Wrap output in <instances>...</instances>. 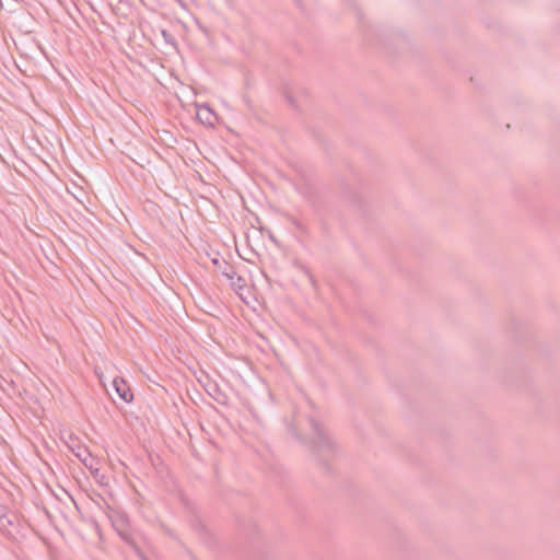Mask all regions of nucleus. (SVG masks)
<instances>
[{"label":"nucleus","instance_id":"1","mask_svg":"<svg viewBox=\"0 0 560 560\" xmlns=\"http://www.w3.org/2000/svg\"><path fill=\"white\" fill-rule=\"evenodd\" d=\"M285 425L291 436L307 444L317 462L329 469L328 464L337 456L338 447L314 417L294 412L291 420H285Z\"/></svg>","mask_w":560,"mask_h":560},{"label":"nucleus","instance_id":"2","mask_svg":"<svg viewBox=\"0 0 560 560\" xmlns=\"http://www.w3.org/2000/svg\"><path fill=\"white\" fill-rule=\"evenodd\" d=\"M108 517L112 522L113 527L115 528L117 534L120 536V538L125 542L130 545L142 560H148L144 557V555L141 552V550L138 548V546L136 545V542L132 538V534L130 533V527H129V518H128L127 514L121 511L113 510L108 514Z\"/></svg>","mask_w":560,"mask_h":560},{"label":"nucleus","instance_id":"3","mask_svg":"<svg viewBox=\"0 0 560 560\" xmlns=\"http://www.w3.org/2000/svg\"><path fill=\"white\" fill-rule=\"evenodd\" d=\"M113 386L120 399H122L125 402L132 401L133 394L131 388L122 377H115L113 381Z\"/></svg>","mask_w":560,"mask_h":560},{"label":"nucleus","instance_id":"4","mask_svg":"<svg viewBox=\"0 0 560 560\" xmlns=\"http://www.w3.org/2000/svg\"><path fill=\"white\" fill-rule=\"evenodd\" d=\"M197 117L202 125L209 127H214L218 119L215 113L208 105H201L198 108Z\"/></svg>","mask_w":560,"mask_h":560},{"label":"nucleus","instance_id":"5","mask_svg":"<svg viewBox=\"0 0 560 560\" xmlns=\"http://www.w3.org/2000/svg\"><path fill=\"white\" fill-rule=\"evenodd\" d=\"M224 268L222 269V275L225 276L229 280H234L236 277V271L234 270V267L228 264L226 261H223Z\"/></svg>","mask_w":560,"mask_h":560},{"label":"nucleus","instance_id":"6","mask_svg":"<svg viewBox=\"0 0 560 560\" xmlns=\"http://www.w3.org/2000/svg\"><path fill=\"white\" fill-rule=\"evenodd\" d=\"M230 281H231V285H232L234 289H236V288L242 289V288L244 287V281H245V280H244V278H242L241 276H238V275L236 273L235 279H234V280H230Z\"/></svg>","mask_w":560,"mask_h":560},{"label":"nucleus","instance_id":"7","mask_svg":"<svg viewBox=\"0 0 560 560\" xmlns=\"http://www.w3.org/2000/svg\"><path fill=\"white\" fill-rule=\"evenodd\" d=\"M162 36L164 37L166 43L171 44L172 46H176L174 37L167 31L163 30Z\"/></svg>","mask_w":560,"mask_h":560},{"label":"nucleus","instance_id":"8","mask_svg":"<svg viewBox=\"0 0 560 560\" xmlns=\"http://www.w3.org/2000/svg\"><path fill=\"white\" fill-rule=\"evenodd\" d=\"M8 514V508L3 504H0V518H4Z\"/></svg>","mask_w":560,"mask_h":560},{"label":"nucleus","instance_id":"9","mask_svg":"<svg viewBox=\"0 0 560 560\" xmlns=\"http://www.w3.org/2000/svg\"><path fill=\"white\" fill-rule=\"evenodd\" d=\"M79 457H80V459L82 460V463H83L86 467L89 466V464H88V459H91V460H92V458H91V455H90V454H86V456H85V457H84V456H80V455H79Z\"/></svg>","mask_w":560,"mask_h":560},{"label":"nucleus","instance_id":"10","mask_svg":"<svg viewBox=\"0 0 560 560\" xmlns=\"http://www.w3.org/2000/svg\"><path fill=\"white\" fill-rule=\"evenodd\" d=\"M79 457H80V459L82 460V463H83L86 467L89 466V464H88V459H91V460H92V458H91V455H90V454H86V456H85V457H84V456H80V455H79Z\"/></svg>","mask_w":560,"mask_h":560},{"label":"nucleus","instance_id":"11","mask_svg":"<svg viewBox=\"0 0 560 560\" xmlns=\"http://www.w3.org/2000/svg\"><path fill=\"white\" fill-rule=\"evenodd\" d=\"M183 9H187L186 2L184 0H175Z\"/></svg>","mask_w":560,"mask_h":560},{"label":"nucleus","instance_id":"12","mask_svg":"<svg viewBox=\"0 0 560 560\" xmlns=\"http://www.w3.org/2000/svg\"><path fill=\"white\" fill-rule=\"evenodd\" d=\"M293 223H294V225H295L298 229H302V224H301L300 222L294 221Z\"/></svg>","mask_w":560,"mask_h":560}]
</instances>
